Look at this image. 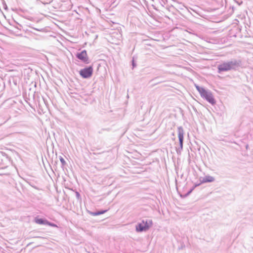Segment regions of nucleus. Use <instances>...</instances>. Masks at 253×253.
I'll list each match as a JSON object with an SVG mask.
<instances>
[{
    "instance_id": "1a4fd4ad",
    "label": "nucleus",
    "mask_w": 253,
    "mask_h": 253,
    "mask_svg": "<svg viewBox=\"0 0 253 253\" xmlns=\"http://www.w3.org/2000/svg\"><path fill=\"white\" fill-rule=\"evenodd\" d=\"M60 161L63 165H65L66 164V162L62 157L60 158Z\"/></svg>"
},
{
    "instance_id": "20e7f679",
    "label": "nucleus",
    "mask_w": 253,
    "mask_h": 253,
    "mask_svg": "<svg viewBox=\"0 0 253 253\" xmlns=\"http://www.w3.org/2000/svg\"><path fill=\"white\" fill-rule=\"evenodd\" d=\"M77 57L83 62L88 63V58L86 50H84L77 54Z\"/></svg>"
},
{
    "instance_id": "39448f33",
    "label": "nucleus",
    "mask_w": 253,
    "mask_h": 253,
    "mask_svg": "<svg viewBox=\"0 0 253 253\" xmlns=\"http://www.w3.org/2000/svg\"><path fill=\"white\" fill-rule=\"evenodd\" d=\"M231 68V63L229 62L223 63L219 65L218 67V72L227 71L230 70Z\"/></svg>"
},
{
    "instance_id": "9d476101",
    "label": "nucleus",
    "mask_w": 253,
    "mask_h": 253,
    "mask_svg": "<svg viewBox=\"0 0 253 253\" xmlns=\"http://www.w3.org/2000/svg\"><path fill=\"white\" fill-rule=\"evenodd\" d=\"M213 178L212 177H211V179L210 180H208V181H212L213 180Z\"/></svg>"
},
{
    "instance_id": "423d86ee",
    "label": "nucleus",
    "mask_w": 253,
    "mask_h": 253,
    "mask_svg": "<svg viewBox=\"0 0 253 253\" xmlns=\"http://www.w3.org/2000/svg\"><path fill=\"white\" fill-rule=\"evenodd\" d=\"M35 222L36 223L39 224H47V225H49L51 226H55L54 224L49 223L48 221L44 220L41 218H36Z\"/></svg>"
},
{
    "instance_id": "6e6552de",
    "label": "nucleus",
    "mask_w": 253,
    "mask_h": 253,
    "mask_svg": "<svg viewBox=\"0 0 253 253\" xmlns=\"http://www.w3.org/2000/svg\"><path fill=\"white\" fill-rule=\"evenodd\" d=\"M104 212H105V211H100V212H96V213H92V214L93 215H99V214H103Z\"/></svg>"
},
{
    "instance_id": "f257e3e1",
    "label": "nucleus",
    "mask_w": 253,
    "mask_h": 253,
    "mask_svg": "<svg viewBox=\"0 0 253 253\" xmlns=\"http://www.w3.org/2000/svg\"><path fill=\"white\" fill-rule=\"evenodd\" d=\"M195 87L200 93L202 97L205 98L211 104H214L215 101L213 97L212 93L203 87H201L197 85H195Z\"/></svg>"
},
{
    "instance_id": "7ed1b4c3",
    "label": "nucleus",
    "mask_w": 253,
    "mask_h": 253,
    "mask_svg": "<svg viewBox=\"0 0 253 253\" xmlns=\"http://www.w3.org/2000/svg\"><path fill=\"white\" fill-rule=\"evenodd\" d=\"M93 73V68L92 66H90L87 68H84L80 70V75L83 78H90Z\"/></svg>"
},
{
    "instance_id": "f03ea898",
    "label": "nucleus",
    "mask_w": 253,
    "mask_h": 253,
    "mask_svg": "<svg viewBox=\"0 0 253 253\" xmlns=\"http://www.w3.org/2000/svg\"><path fill=\"white\" fill-rule=\"evenodd\" d=\"M152 221L151 220H143L138 224L136 227L137 232H142L148 230L152 225Z\"/></svg>"
},
{
    "instance_id": "0eeeda50",
    "label": "nucleus",
    "mask_w": 253,
    "mask_h": 253,
    "mask_svg": "<svg viewBox=\"0 0 253 253\" xmlns=\"http://www.w3.org/2000/svg\"><path fill=\"white\" fill-rule=\"evenodd\" d=\"M178 137L179 142H180V147L182 148L183 147V132L182 130L179 131L178 134Z\"/></svg>"
}]
</instances>
